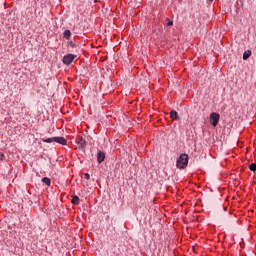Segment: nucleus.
<instances>
[{"instance_id": "nucleus-1", "label": "nucleus", "mask_w": 256, "mask_h": 256, "mask_svg": "<svg viewBox=\"0 0 256 256\" xmlns=\"http://www.w3.org/2000/svg\"><path fill=\"white\" fill-rule=\"evenodd\" d=\"M189 162L188 154H180L179 158L177 159L176 166L181 170L187 168Z\"/></svg>"}, {"instance_id": "nucleus-2", "label": "nucleus", "mask_w": 256, "mask_h": 256, "mask_svg": "<svg viewBox=\"0 0 256 256\" xmlns=\"http://www.w3.org/2000/svg\"><path fill=\"white\" fill-rule=\"evenodd\" d=\"M43 142H58L59 144L66 145L67 140L64 136H51V138H43Z\"/></svg>"}, {"instance_id": "nucleus-3", "label": "nucleus", "mask_w": 256, "mask_h": 256, "mask_svg": "<svg viewBox=\"0 0 256 256\" xmlns=\"http://www.w3.org/2000/svg\"><path fill=\"white\" fill-rule=\"evenodd\" d=\"M76 55L75 54H65L62 58V62L66 64V66H70L72 64L73 60H75Z\"/></svg>"}, {"instance_id": "nucleus-4", "label": "nucleus", "mask_w": 256, "mask_h": 256, "mask_svg": "<svg viewBox=\"0 0 256 256\" xmlns=\"http://www.w3.org/2000/svg\"><path fill=\"white\" fill-rule=\"evenodd\" d=\"M219 120H220L219 113L213 112V113L210 114V122L212 123L213 127H217V125L219 123Z\"/></svg>"}, {"instance_id": "nucleus-5", "label": "nucleus", "mask_w": 256, "mask_h": 256, "mask_svg": "<svg viewBox=\"0 0 256 256\" xmlns=\"http://www.w3.org/2000/svg\"><path fill=\"white\" fill-rule=\"evenodd\" d=\"M76 142L78 144V148H80L81 150L85 149L87 146V140H85L83 136H78V138L76 139Z\"/></svg>"}, {"instance_id": "nucleus-6", "label": "nucleus", "mask_w": 256, "mask_h": 256, "mask_svg": "<svg viewBox=\"0 0 256 256\" xmlns=\"http://www.w3.org/2000/svg\"><path fill=\"white\" fill-rule=\"evenodd\" d=\"M105 158H106V152H104L103 150H99L97 153L98 164H102V162H104Z\"/></svg>"}, {"instance_id": "nucleus-7", "label": "nucleus", "mask_w": 256, "mask_h": 256, "mask_svg": "<svg viewBox=\"0 0 256 256\" xmlns=\"http://www.w3.org/2000/svg\"><path fill=\"white\" fill-rule=\"evenodd\" d=\"M171 119H174L176 121H179L180 117L178 115V111L172 110L170 112Z\"/></svg>"}, {"instance_id": "nucleus-8", "label": "nucleus", "mask_w": 256, "mask_h": 256, "mask_svg": "<svg viewBox=\"0 0 256 256\" xmlns=\"http://www.w3.org/2000/svg\"><path fill=\"white\" fill-rule=\"evenodd\" d=\"M80 201H81V199H80V197H79L78 195H74V196L72 197V203H73L74 205H79Z\"/></svg>"}, {"instance_id": "nucleus-9", "label": "nucleus", "mask_w": 256, "mask_h": 256, "mask_svg": "<svg viewBox=\"0 0 256 256\" xmlns=\"http://www.w3.org/2000/svg\"><path fill=\"white\" fill-rule=\"evenodd\" d=\"M252 52L251 50H245L244 54H243V60H248V58H250Z\"/></svg>"}, {"instance_id": "nucleus-10", "label": "nucleus", "mask_w": 256, "mask_h": 256, "mask_svg": "<svg viewBox=\"0 0 256 256\" xmlns=\"http://www.w3.org/2000/svg\"><path fill=\"white\" fill-rule=\"evenodd\" d=\"M72 33L69 29H67L66 31H64L63 37L64 39H70Z\"/></svg>"}, {"instance_id": "nucleus-11", "label": "nucleus", "mask_w": 256, "mask_h": 256, "mask_svg": "<svg viewBox=\"0 0 256 256\" xmlns=\"http://www.w3.org/2000/svg\"><path fill=\"white\" fill-rule=\"evenodd\" d=\"M43 184L45 185H51V179L50 178H43L42 179Z\"/></svg>"}, {"instance_id": "nucleus-12", "label": "nucleus", "mask_w": 256, "mask_h": 256, "mask_svg": "<svg viewBox=\"0 0 256 256\" xmlns=\"http://www.w3.org/2000/svg\"><path fill=\"white\" fill-rule=\"evenodd\" d=\"M249 169H250L252 172H255V171H256V164H255V163L250 164Z\"/></svg>"}, {"instance_id": "nucleus-13", "label": "nucleus", "mask_w": 256, "mask_h": 256, "mask_svg": "<svg viewBox=\"0 0 256 256\" xmlns=\"http://www.w3.org/2000/svg\"><path fill=\"white\" fill-rule=\"evenodd\" d=\"M167 23V27H172L173 26V21H171V19H166Z\"/></svg>"}, {"instance_id": "nucleus-14", "label": "nucleus", "mask_w": 256, "mask_h": 256, "mask_svg": "<svg viewBox=\"0 0 256 256\" xmlns=\"http://www.w3.org/2000/svg\"><path fill=\"white\" fill-rule=\"evenodd\" d=\"M69 44L72 48H75V42H73V40H70Z\"/></svg>"}, {"instance_id": "nucleus-15", "label": "nucleus", "mask_w": 256, "mask_h": 256, "mask_svg": "<svg viewBox=\"0 0 256 256\" xmlns=\"http://www.w3.org/2000/svg\"><path fill=\"white\" fill-rule=\"evenodd\" d=\"M86 180H90V174H84Z\"/></svg>"}, {"instance_id": "nucleus-16", "label": "nucleus", "mask_w": 256, "mask_h": 256, "mask_svg": "<svg viewBox=\"0 0 256 256\" xmlns=\"http://www.w3.org/2000/svg\"><path fill=\"white\" fill-rule=\"evenodd\" d=\"M209 1H214V0H209Z\"/></svg>"}]
</instances>
